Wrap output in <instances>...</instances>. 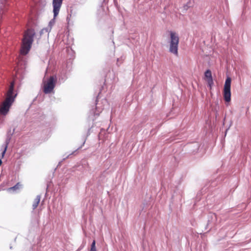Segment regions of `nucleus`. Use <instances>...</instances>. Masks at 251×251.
<instances>
[{"instance_id":"1","label":"nucleus","mask_w":251,"mask_h":251,"mask_svg":"<svg viewBox=\"0 0 251 251\" xmlns=\"http://www.w3.org/2000/svg\"><path fill=\"white\" fill-rule=\"evenodd\" d=\"M35 35V30L32 28H28L24 33L22 41L21 54L25 55L29 51Z\"/></svg>"},{"instance_id":"2","label":"nucleus","mask_w":251,"mask_h":251,"mask_svg":"<svg viewBox=\"0 0 251 251\" xmlns=\"http://www.w3.org/2000/svg\"><path fill=\"white\" fill-rule=\"evenodd\" d=\"M14 88V83L12 82L7 91L6 98L2 103L0 109V113L3 115H5L8 113L11 105L16 97L17 94L13 95Z\"/></svg>"},{"instance_id":"3","label":"nucleus","mask_w":251,"mask_h":251,"mask_svg":"<svg viewBox=\"0 0 251 251\" xmlns=\"http://www.w3.org/2000/svg\"><path fill=\"white\" fill-rule=\"evenodd\" d=\"M169 51L176 56H178V47L179 43V37L176 33L171 31Z\"/></svg>"},{"instance_id":"4","label":"nucleus","mask_w":251,"mask_h":251,"mask_svg":"<svg viewBox=\"0 0 251 251\" xmlns=\"http://www.w3.org/2000/svg\"><path fill=\"white\" fill-rule=\"evenodd\" d=\"M63 0H53V18L51 19L49 24V29L51 28L52 26L54 24L55 20V17L58 15L60 7L62 3Z\"/></svg>"},{"instance_id":"5","label":"nucleus","mask_w":251,"mask_h":251,"mask_svg":"<svg viewBox=\"0 0 251 251\" xmlns=\"http://www.w3.org/2000/svg\"><path fill=\"white\" fill-rule=\"evenodd\" d=\"M231 78L228 77L225 81L224 88V98L226 101L229 102L231 100Z\"/></svg>"},{"instance_id":"6","label":"nucleus","mask_w":251,"mask_h":251,"mask_svg":"<svg viewBox=\"0 0 251 251\" xmlns=\"http://www.w3.org/2000/svg\"><path fill=\"white\" fill-rule=\"evenodd\" d=\"M55 80L53 76L50 77L47 83L44 85V92L45 94L50 93L55 86Z\"/></svg>"},{"instance_id":"7","label":"nucleus","mask_w":251,"mask_h":251,"mask_svg":"<svg viewBox=\"0 0 251 251\" xmlns=\"http://www.w3.org/2000/svg\"><path fill=\"white\" fill-rule=\"evenodd\" d=\"M204 76L206 78V81L207 82L208 85L209 87L211 88V87L213 85L214 82L212 76L211 72L210 70H207L204 73Z\"/></svg>"},{"instance_id":"8","label":"nucleus","mask_w":251,"mask_h":251,"mask_svg":"<svg viewBox=\"0 0 251 251\" xmlns=\"http://www.w3.org/2000/svg\"><path fill=\"white\" fill-rule=\"evenodd\" d=\"M103 108H104L100 107L99 106L97 105L95 110H92L90 111L89 118L91 120H94L93 117L99 116Z\"/></svg>"},{"instance_id":"9","label":"nucleus","mask_w":251,"mask_h":251,"mask_svg":"<svg viewBox=\"0 0 251 251\" xmlns=\"http://www.w3.org/2000/svg\"><path fill=\"white\" fill-rule=\"evenodd\" d=\"M40 196L39 195H37L36 196V197L35 198V199L33 201V204H32L33 209H35L37 207V206H38L39 203L40 202Z\"/></svg>"},{"instance_id":"10","label":"nucleus","mask_w":251,"mask_h":251,"mask_svg":"<svg viewBox=\"0 0 251 251\" xmlns=\"http://www.w3.org/2000/svg\"><path fill=\"white\" fill-rule=\"evenodd\" d=\"M194 4V0H190L184 5V9L187 10L189 7H192Z\"/></svg>"},{"instance_id":"11","label":"nucleus","mask_w":251,"mask_h":251,"mask_svg":"<svg viewBox=\"0 0 251 251\" xmlns=\"http://www.w3.org/2000/svg\"><path fill=\"white\" fill-rule=\"evenodd\" d=\"M50 31V29H49V28L46 27L43 28L42 30L40 31V36H42L44 33H47L48 35L49 34V32Z\"/></svg>"},{"instance_id":"12","label":"nucleus","mask_w":251,"mask_h":251,"mask_svg":"<svg viewBox=\"0 0 251 251\" xmlns=\"http://www.w3.org/2000/svg\"><path fill=\"white\" fill-rule=\"evenodd\" d=\"M21 186V184L19 182H18L15 186H14L10 188L9 190L15 191L17 189H19Z\"/></svg>"},{"instance_id":"13","label":"nucleus","mask_w":251,"mask_h":251,"mask_svg":"<svg viewBox=\"0 0 251 251\" xmlns=\"http://www.w3.org/2000/svg\"><path fill=\"white\" fill-rule=\"evenodd\" d=\"M90 251H97L96 247V241L94 240L91 247Z\"/></svg>"},{"instance_id":"14","label":"nucleus","mask_w":251,"mask_h":251,"mask_svg":"<svg viewBox=\"0 0 251 251\" xmlns=\"http://www.w3.org/2000/svg\"><path fill=\"white\" fill-rule=\"evenodd\" d=\"M7 149V145L5 146L4 150L1 153V156L3 157L4 155L5 152L6 151V149Z\"/></svg>"},{"instance_id":"15","label":"nucleus","mask_w":251,"mask_h":251,"mask_svg":"<svg viewBox=\"0 0 251 251\" xmlns=\"http://www.w3.org/2000/svg\"><path fill=\"white\" fill-rule=\"evenodd\" d=\"M102 103L103 104L107 103V101L106 99H103V100H102Z\"/></svg>"},{"instance_id":"16","label":"nucleus","mask_w":251,"mask_h":251,"mask_svg":"<svg viewBox=\"0 0 251 251\" xmlns=\"http://www.w3.org/2000/svg\"><path fill=\"white\" fill-rule=\"evenodd\" d=\"M2 164V161L0 159V166Z\"/></svg>"}]
</instances>
